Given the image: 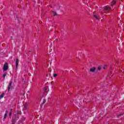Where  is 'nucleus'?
<instances>
[{
  "instance_id": "a211bd4d",
  "label": "nucleus",
  "mask_w": 124,
  "mask_h": 124,
  "mask_svg": "<svg viewBox=\"0 0 124 124\" xmlns=\"http://www.w3.org/2000/svg\"><path fill=\"white\" fill-rule=\"evenodd\" d=\"M11 115H12V113H11V112H10V114H9L10 117L11 116Z\"/></svg>"
},
{
  "instance_id": "4468645a",
  "label": "nucleus",
  "mask_w": 124,
  "mask_h": 124,
  "mask_svg": "<svg viewBox=\"0 0 124 124\" xmlns=\"http://www.w3.org/2000/svg\"><path fill=\"white\" fill-rule=\"evenodd\" d=\"M23 109H24V110H27V106H24Z\"/></svg>"
},
{
  "instance_id": "ddd939ff",
  "label": "nucleus",
  "mask_w": 124,
  "mask_h": 124,
  "mask_svg": "<svg viewBox=\"0 0 124 124\" xmlns=\"http://www.w3.org/2000/svg\"><path fill=\"white\" fill-rule=\"evenodd\" d=\"M57 76H58V75L57 74H55L53 75V77L54 78H56V77H57Z\"/></svg>"
},
{
  "instance_id": "9d476101",
  "label": "nucleus",
  "mask_w": 124,
  "mask_h": 124,
  "mask_svg": "<svg viewBox=\"0 0 124 124\" xmlns=\"http://www.w3.org/2000/svg\"><path fill=\"white\" fill-rule=\"evenodd\" d=\"M116 3V1H115V0H113L112 2H111V5H113V4H115Z\"/></svg>"
},
{
  "instance_id": "6ab92c4d",
  "label": "nucleus",
  "mask_w": 124,
  "mask_h": 124,
  "mask_svg": "<svg viewBox=\"0 0 124 124\" xmlns=\"http://www.w3.org/2000/svg\"><path fill=\"white\" fill-rule=\"evenodd\" d=\"M32 50H29V52H32Z\"/></svg>"
},
{
  "instance_id": "f8f14e48",
  "label": "nucleus",
  "mask_w": 124,
  "mask_h": 124,
  "mask_svg": "<svg viewBox=\"0 0 124 124\" xmlns=\"http://www.w3.org/2000/svg\"><path fill=\"white\" fill-rule=\"evenodd\" d=\"M123 115H124V114H123V113L120 114L117 116V117L120 118V117H121V116H123Z\"/></svg>"
},
{
  "instance_id": "0eeeda50",
  "label": "nucleus",
  "mask_w": 124,
  "mask_h": 124,
  "mask_svg": "<svg viewBox=\"0 0 124 124\" xmlns=\"http://www.w3.org/2000/svg\"><path fill=\"white\" fill-rule=\"evenodd\" d=\"M7 112H8L7 110H6L4 116V119H6V118L7 117Z\"/></svg>"
},
{
  "instance_id": "aec40b11",
  "label": "nucleus",
  "mask_w": 124,
  "mask_h": 124,
  "mask_svg": "<svg viewBox=\"0 0 124 124\" xmlns=\"http://www.w3.org/2000/svg\"><path fill=\"white\" fill-rule=\"evenodd\" d=\"M12 110H13V109H12H12H11V111H10V112H11H11H12Z\"/></svg>"
},
{
  "instance_id": "dca6fc26",
  "label": "nucleus",
  "mask_w": 124,
  "mask_h": 124,
  "mask_svg": "<svg viewBox=\"0 0 124 124\" xmlns=\"http://www.w3.org/2000/svg\"><path fill=\"white\" fill-rule=\"evenodd\" d=\"M106 67H107V65H105V66H103V68L104 69H105V68H106Z\"/></svg>"
},
{
  "instance_id": "1a4fd4ad",
  "label": "nucleus",
  "mask_w": 124,
  "mask_h": 124,
  "mask_svg": "<svg viewBox=\"0 0 124 124\" xmlns=\"http://www.w3.org/2000/svg\"><path fill=\"white\" fill-rule=\"evenodd\" d=\"M3 96H4V93H3L0 95V99L3 98Z\"/></svg>"
},
{
  "instance_id": "f03ea898",
  "label": "nucleus",
  "mask_w": 124,
  "mask_h": 124,
  "mask_svg": "<svg viewBox=\"0 0 124 124\" xmlns=\"http://www.w3.org/2000/svg\"><path fill=\"white\" fill-rule=\"evenodd\" d=\"M18 120V116L16 115H14L12 118V124H15L16 121Z\"/></svg>"
},
{
  "instance_id": "423d86ee",
  "label": "nucleus",
  "mask_w": 124,
  "mask_h": 124,
  "mask_svg": "<svg viewBox=\"0 0 124 124\" xmlns=\"http://www.w3.org/2000/svg\"><path fill=\"white\" fill-rule=\"evenodd\" d=\"M18 64H19V59H16V68H17L18 67Z\"/></svg>"
},
{
  "instance_id": "9b49d317",
  "label": "nucleus",
  "mask_w": 124,
  "mask_h": 124,
  "mask_svg": "<svg viewBox=\"0 0 124 124\" xmlns=\"http://www.w3.org/2000/svg\"><path fill=\"white\" fill-rule=\"evenodd\" d=\"M94 18H95L96 20H98V19H99L95 15H94Z\"/></svg>"
},
{
  "instance_id": "412c9836",
  "label": "nucleus",
  "mask_w": 124,
  "mask_h": 124,
  "mask_svg": "<svg viewBox=\"0 0 124 124\" xmlns=\"http://www.w3.org/2000/svg\"><path fill=\"white\" fill-rule=\"evenodd\" d=\"M101 14H103V12H101Z\"/></svg>"
},
{
  "instance_id": "2eb2a0df",
  "label": "nucleus",
  "mask_w": 124,
  "mask_h": 124,
  "mask_svg": "<svg viewBox=\"0 0 124 124\" xmlns=\"http://www.w3.org/2000/svg\"><path fill=\"white\" fill-rule=\"evenodd\" d=\"M5 77H6V74H3V78H5Z\"/></svg>"
},
{
  "instance_id": "f257e3e1",
  "label": "nucleus",
  "mask_w": 124,
  "mask_h": 124,
  "mask_svg": "<svg viewBox=\"0 0 124 124\" xmlns=\"http://www.w3.org/2000/svg\"><path fill=\"white\" fill-rule=\"evenodd\" d=\"M103 11L104 13L106 14H108L110 11H111V7H108V6H106L104 7Z\"/></svg>"
},
{
  "instance_id": "f3484780",
  "label": "nucleus",
  "mask_w": 124,
  "mask_h": 124,
  "mask_svg": "<svg viewBox=\"0 0 124 124\" xmlns=\"http://www.w3.org/2000/svg\"><path fill=\"white\" fill-rule=\"evenodd\" d=\"M101 69V67H98V70H100Z\"/></svg>"
},
{
  "instance_id": "39448f33",
  "label": "nucleus",
  "mask_w": 124,
  "mask_h": 124,
  "mask_svg": "<svg viewBox=\"0 0 124 124\" xmlns=\"http://www.w3.org/2000/svg\"><path fill=\"white\" fill-rule=\"evenodd\" d=\"M90 72H92V73H94V72H95V67H93L92 68H90L89 69Z\"/></svg>"
},
{
  "instance_id": "7ed1b4c3",
  "label": "nucleus",
  "mask_w": 124,
  "mask_h": 124,
  "mask_svg": "<svg viewBox=\"0 0 124 124\" xmlns=\"http://www.w3.org/2000/svg\"><path fill=\"white\" fill-rule=\"evenodd\" d=\"M7 69H8V64H7V63H5L4 64L3 70V71H6V70H7Z\"/></svg>"
},
{
  "instance_id": "6e6552de",
  "label": "nucleus",
  "mask_w": 124,
  "mask_h": 124,
  "mask_svg": "<svg viewBox=\"0 0 124 124\" xmlns=\"http://www.w3.org/2000/svg\"><path fill=\"white\" fill-rule=\"evenodd\" d=\"M52 15H53V16H57L58 15V14H57V13H56L55 12H52Z\"/></svg>"
},
{
  "instance_id": "20e7f679",
  "label": "nucleus",
  "mask_w": 124,
  "mask_h": 124,
  "mask_svg": "<svg viewBox=\"0 0 124 124\" xmlns=\"http://www.w3.org/2000/svg\"><path fill=\"white\" fill-rule=\"evenodd\" d=\"M12 89V81H11L8 86V92L10 91V90Z\"/></svg>"
}]
</instances>
